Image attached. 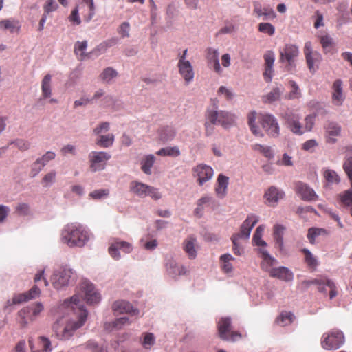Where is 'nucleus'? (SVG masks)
Segmentation results:
<instances>
[{
  "instance_id": "nucleus-8",
  "label": "nucleus",
  "mask_w": 352,
  "mask_h": 352,
  "mask_svg": "<svg viewBox=\"0 0 352 352\" xmlns=\"http://www.w3.org/2000/svg\"><path fill=\"white\" fill-rule=\"evenodd\" d=\"M280 61L285 64L287 69H291L295 66V60L299 54L298 46L293 44H286L280 49Z\"/></svg>"
},
{
  "instance_id": "nucleus-57",
  "label": "nucleus",
  "mask_w": 352,
  "mask_h": 352,
  "mask_svg": "<svg viewBox=\"0 0 352 352\" xmlns=\"http://www.w3.org/2000/svg\"><path fill=\"white\" fill-rule=\"evenodd\" d=\"M129 31L130 24L129 22L126 21L122 23L118 28V32L121 36L122 38L129 37Z\"/></svg>"
},
{
  "instance_id": "nucleus-40",
  "label": "nucleus",
  "mask_w": 352,
  "mask_h": 352,
  "mask_svg": "<svg viewBox=\"0 0 352 352\" xmlns=\"http://www.w3.org/2000/svg\"><path fill=\"white\" fill-rule=\"evenodd\" d=\"M291 87V91L286 96V98L288 100L298 99L301 97L300 90L296 82L291 80L289 82Z\"/></svg>"
},
{
  "instance_id": "nucleus-14",
  "label": "nucleus",
  "mask_w": 352,
  "mask_h": 352,
  "mask_svg": "<svg viewBox=\"0 0 352 352\" xmlns=\"http://www.w3.org/2000/svg\"><path fill=\"white\" fill-rule=\"evenodd\" d=\"M303 51L310 72H314L316 67H318L322 60L321 54L318 52L312 50L310 41L305 43Z\"/></svg>"
},
{
  "instance_id": "nucleus-30",
  "label": "nucleus",
  "mask_w": 352,
  "mask_h": 352,
  "mask_svg": "<svg viewBox=\"0 0 352 352\" xmlns=\"http://www.w3.org/2000/svg\"><path fill=\"white\" fill-rule=\"evenodd\" d=\"M259 252L263 258L261 267L263 270L268 272L269 274H270V270L273 269L272 267L276 262V260L274 257L271 256L268 252L265 249L260 248Z\"/></svg>"
},
{
  "instance_id": "nucleus-19",
  "label": "nucleus",
  "mask_w": 352,
  "mask_h": 352,
  "mask_svg": "<svg viewBox=\"0 0 352 352\" xmlns=\"http://www.w3.org/2000/svg\"><path fill=\"white\" fill-rule=\"evenodd\" d=\"M132 250L133 246L130 243L116 239L109 246V253L112 258L118 260L120 258L119 250H122L124 253H130Z\"/></svg>"
},
{
  "instance_id": "nucleus-32",
  "label": "nucleus",
  "mask_w": 352,
  "mask_h": 352,
  "mask_svg": "<svg viewBox=\"0 0 352 352\" xmlns=\"http://www.w3.org/2000/svg\"><path fill=\"white\" fill-rule=\"evenodd\" d=\"M0 28L3 30H9L11 33L18 32L20 30L21 25L19 21L8 19L0 21Z\"/></svg>"
},
{
  "instance_id": "nucleus-27",
  "label": "nucleus",
  "mask_w": 352,
  "mask_h": 352,
  "mask_svg": "<svg viewBox=\"0 0 352 352\" xmlns=\"http://www.w3.org/2000/svg\"><path fill=\"white\" fill-rule=\"evenodd\" d=\"M184 251L190 259H195L197 256V239L193 236H188L183 242Z\"/></svg>"
},
{
  "instance_id": "nucleus-48",
  "label": "nucleus",
  "mask_w": 352,
  "mask_h": 352,
  "mask_svg": "<svg viewBox=\"0 0 352 352\" xmlns=\"http://www.w3.org/2000/svg\"><path fill=\"white\" fill-rule=\"evenodd\" d=\"M118 76L117 72L111 67H107L100 74L101 79L107 82H110Z\"/></svg>"
},
{
  "instance_id": "nucleus-56",
  "label": "nucleus",
  "mask_w": 352,
  "mask_h": 352,
  "mask_svg": "<svg viewBox=\"0 0 352 352\" xmlns=\"http://www.w3.org/2000/svg\"><path fill=\"white\" fill-rule=\"evenodd\" d=\"M82 1L88 6L89 9V13L87 15L84 16L85 21L89 22L92 19V18L95 15V6L94 0H82Z\"/></svg>"
},
{
  "instance_id": "nucleus-3",
  "label": "nucleus",
  "mask_w": 352,
  "mask_h": 352,
  "mask_svg": "<svg viewBox=\"0 0 352 352\" xmlns=\"http://www.w3.org/2000/svg\"><path fill=\"white\" fill-rule=\"evenodd\" d=\"M61 239L69 247H82L88 241V235L80 224L69 223L63 230Z\"/></svg>"
},
{
  "instance_id": "nucleus-34",
  "label": "nucleus",
  "mask_w": 352,
  "mask_h": 352,
  "mask_svg": "<svg viewBox=\"0 0 352 352\" xmlns=\"http://www.w3.org/2000/svg\"><path fill=\"white\" fill-rule=\"evenodd\" d=\"M257 114L255 111H252L248 115V123L252 133L258 137H263V134L259 126L256 124Z\"/></svg>"
},
{
  "instance_id": "nucleus-55",
  "label": "nucleus",
  "mask_w": 352,
  "mask_h": 352,
  "mask_svg": "<svg viewBox=\"0 0 352 352\" xmlns=\"http://www.w3.org/2000/svg\"><path fill=\"white\" fill-rule=\"evenodd\" d=\"M143 336L142 346L145 349H150L155 344V338L154 335L152 333H144Z\"/></svg>"
},
{
  "instance_id": "nucleus-43",
  "label": "nucleus",
  "mask_w": 352,
  "mask_h": 352,
  "mask_svg": "<svg viewBox=\"0 0 352 352\" xmlns=\"http://www.w3.org/2000/svg\"><path fill=\"white\" fill-rule=\"evenodd\" d=\"M156 154L160 156L177 157L180 155V151L177 146L166 147L160 149Z\"/></svg>"
},
{
  "instance_id": "nucleus-44",
  "label": "nucleus",
  "mask_w": 352,
  "mask_h": 352,
  "mask_svg": "<svg viewBox=\"0 0 352 352\" xmlns=\"http://www.w3.org/2000/svg\"><path fill=\"white\" fill-rule=\"evenodd\" d=\"M325 234L327 231L323 228H311L308 230L307 238L310 243L314 244L317 236Z\"/></svg>"
},
{
  "instance_id": "nucleus-45",
  "label": "nucleus",
  "mask_w": 352,
  "mask_h": 352,
  "mask_svg": "<svg viewBox=\"0 0 352 352\" xmlns=\"http://www.w3.org/2000/svg\"><path fill=\"white\" fill-rule=\"evenodd\" d=\"M323 176L328 183L338 184L340 182V177L338 176V175L333 170H331V169L324 170Z\"/></svg>"
},
{
  "instance_id": "nucleus-58",
  "label": "nucleus",
  "mask_w": 352,
  "mask_h": 352,
  "mask_svg": "<svg viewBox=\"0 0 352 352\" xmlns=\"http://www.w3.org/2000/svg\"><path fill=\"white\" fill-rule=\"evenodd\" d=\"M56 179V172L51 171L46 174L42 179V184L43 186L47 187L55 182Z\"/></svg>"
},
{
  "instance_id": "nucleus-17",
  "label": "nucleus",
  "mask_w": 352,
  "mask_h": 352,
  "mask_svg": "<svg viewBox=\"0 0 352 352\" xmlns=\"http://www.w3.org/2000/svg\"><path fill=\"white\" fill-rule=\"evenodd\" d=\"M323 283H327V287L329 288V298L333 299L338 295L337 287L335 283L327 278H314L311 280H303L301 283L302 289H306L309 287L311 285H316L318 287L320 284H323Z\"/></svg>"
},
{
  "instance_id": "nucleus-4",
  "label": "nucleus",
  "mask_w": 352,
  "mask_h": 352,
  "mask_svg": "<svg viewBox=\"0 0 352 352\" xmlns=\"http://www.w3.org/2000/svg\"><path fill=\"white\" fill-rule=\"evenodd\" d=\"M206 119L212 123L221 125L226 129L233 125L235 116L226 111L208 109L206 113Z\"/></svg>"
},
{
  "instance_id": "nucleus-39",
  "label": "nucleus",
  "mask_w": 352,
  "mask_h": 352,
  "mask_svg": "<svg viewBox=\"0 0 352 352\" xmlns=\"http://www.w3.org/2000/svg\"><path fill=\"white\" fill-rule=\"evenodd\" d=\"M301 252L305 255V262L309 268L314 270L318 265L317 258L312 254V253L307 248H303Z\"/></svg>"
},
{
  "instance_id": "nucleus-16",
  "label": "nucleus",
  "mask_w": 352,
  "mask_h": 352,
  "mask_svg": "<svg viewBox=\"0 0 352 352\" xmlns=\"http://www.w3.org/2000/svg\"><path fill=\"white\" fill-rule=\"evenodd\" d=\"M80 290L84 293L85 299L88 304L95 305L100 302V294L96 291L94 285L88 281L83 280L80 285Z\"/></svg>"
},
{
  "instance_id": "nucleus-51",
  "label": "nucleus",
  "mask_w": 352,
  "mask_h": 352,
  "mask_svg": "<svg viewBox=\"0 0 352 352\" xmlns=\"http://www.w3.org/2000/svg\"><path fill=\"white\" fill-rule=\"evenodd\" d=\"M326 133L329 136H338L341 132V127L335 122H329L325 127Z\"/></svg>"
},
{
  "instance_id": "nucleus-38",
  "label": "nucleus",
  "mask_w": 352,
  "mask_h": 352,
  "mask_svg": "<svg viewBox=\"0 0 352 352\" xmlns=\"http://www.w3.org/2000/svg\"><path fill=\"white\" fill-rule=\"evenodd\" d=\"M232 260H234V258L230 254H225L220 256L221 269L225 273L228 274L232 272L233 266L230 263V261Z\"/></svg>"
},
{
  "instance_id": "nucleus-63",
  "label": "nucleus",
  "mask_w": 352,
  "mask_h": 352,
  "mask_svg": "<svg viewBox=\"0 0 352 352\" xmlns=\"http://www.w3.org/2000/svg\"><path fill=\"white\" fill-rule=\"evenodd\" d=\"M11 144H14L21 151H26L30 148V143L24 140H16Z\"/></svg>"
},
{
  "instance_id": "nucleus-21",
  "label": "nucleus",
  "mask_w": 352,
  "mask_h": 352,
  "mask_svg": "<svg viewBox=\"0 0 352 352\" xmlns=\"http://www.w3.org/2000/svg\"><path fill=\"white\" fill-rule=\"evenodd\" d=\"M294 190L304 201H312L318 199L315 191L303 182H298L295 183Z\"/></svg>"
},
{
  "instance_id": "nucleus-18",
  "label": "nucleus",
  "mask_w": 352,
  "mask_h": 352,
  "mask_svg": "<svg viewBox=\"0 0 352 352\" xmlns=\"http://www.w3.org/2000/svg\"><path fill=\"white\" fill-rule=\"evenodd\" d=\"M284 197L285 192L274 186L269 187L263 195L266 204L270 207H276L278 201L283 199Z\"/></svg>"
},
{
  "instance_id": "nucleus-11",
  "label": "nucleus",
  "mask_w": 352,
  "mask_h": 352,
  "mask_svg": "<svg viewBox=\"0 0 352 352\" xmlns=\"http://www.w3.org/2000/svg\"><path fill=\"white\" fill-rule=\"evenodd\" d=\"M192 175L194 178H196L198 184L203 186L212 178L214 171L210 166L199 164L192 169Z\"/></svg>"
},
{
  "instance_id": "nucleus-62",
  "label": "nucleus",
  "mask_w": 352,
  "mask_h": 352,
  "mask_svg": "<svg viewBox=\"0 0 352 352\" xmlns=\"http://www.w3.org/2000/svg\"><path fill=\"white\" fill-rule=\"evenodd\" d=\"M57 8L58 5L56 3L55 0H46V3L43 7V9L45 12L48 14L56 10Z\"/></svg>"
},
{
  "instance_id": "nucleus-35",
  "label": "nucleus",
  "mask_w": 352,
  "mask_h": 352,
  "mask_svg": "<svg viewBox=\"0 0 352 352\" xmlns=\"http://www.w3.org/2000/svg\"><path fill=\"white\" fill-rule=\"evenodd\" d=\"M115 140V135L113 133H108L107 135H101L96 139V144L102 148L111 147Z\"/></svg>"
},
{
  "instance_id": "nucleus-5",
  "label": "nucleus",
  "mask_w": 352,
  "mask_h": 352,
  "mask_svg": "<svg viewBox=\"0 0 352 352\" xmlns=\"http://www.w3.org/2000/svg\"><path fill=\"white\" fill-rule=\"evenodd\" d=\"M217 327L219 336L223 340L236 342L245 336V334L232 330L231 320L229 318H221Z\"/></svg>"
},
{
  "instance_id": "nucleus-52",
  "label": "nucleus",
  "mask_w": 352,
  "mask_h": 352,
  "mask_svg": "<svg viewBox=\"0 0 352 352\" xmlns=\"http://www.w3.org/2000/svg\"><path fill=\"white\" fill-rule=\"evenodd\" d=\"M320 41L324 53L331 52L333 43L331 37H330L329 35L321 36Z\"/></svg>"
},
{
  "instance_id": "nucleus-10",
  "label": "nucleus",
  "mask_w": 352,
  "mask_h": 352,
  "mask_svg": "<svg viewBox=\"0 0 352 352\" xmlns=\"http://www.w3.org/2000/svg\"><path fill=\"white\" fill-rule=\"evenodd\" d=\"M130 190L139 197L150 196L155 200H158L162 197L157 188L136 181L131 182Z\"/></svg>"
},
{
  "instance_id": "nucleus-12",
  "label": "nucleus",
  "mask_w": 352,
  "mask_h": 352,
  "mask_svg": "<svg viewBox=\"0 0 352 352\" xmlns=\"http://www.w3.org/2000/svg\"><path fill=\"white\" fill-rule=\"evenodd\" d=\"M259 121L262 127L271 137L277 138L280 134V127L276 118L271 114L261 115Z\"/></svg>"
},
{
  "instance_id": "nucleus-60",
  "label": "nucleus",
  "mask_w": 352,
  "mask_h": 352,
  "mask_svg": "<svg viewBox=\"0 0 352 352\" xmlns=\"http://www.w3.org/2000/svg\"><path fill=\"white\" fill-rule=\"evenodd\" d=\"M79 6H76L71 12L69 19L71 22L74 23L76 25H80L81 23V20L79 16L78 11Z\"/></svg>"
},
{
  "instance_id": "nucleus-6",
  "label": "nucleus",
  "mask_w": 352,
  "mask_h": 352,
  "mask_svg": "<svg viewBox=\"0 0 352 352\" xmlns=\"http://www.w3.org/2000/svg\"><path fill=\"white\" fill-rule=\"evenodd\" d=\"M43 310L41 303L37 302L25 307L18 313L19 323L21 327H25L30 322L34 321Z\"/></svg>"
},
{
  "instance_id": "nucleus-42",
  "label": "nucleus",
  "mask_w": 352,
  "mask_h": 352,
  "mask_svg": "<svg viewBox=\"0 0 352 352\" xmlns=\"http://www.w3.org/2000/svg\"><path fill=\"white\" fill-rule=\"evenodd\" d=\"M294 318V316L291 312L283 311L277 318V323L281 326H286L291 324Z\"/></svg>"
},
{
  "instance_id": "nucleus-7",
  "label": "nucleus",
  "mask_w": 352,
  "mask_h": 352,
  "mask_svg": "<svg viewBox=\"0 0 352 352\" xmlns=\"http://www.w3.org/2000/svg\"><path fill=\"white\" fill-rule=\"evenodd\" d=\"M344 342L343 333L339 330H333L322 336L321 345L326 350L337 349Z\"/></svg>"
},
{
  "instance_id": "nucleus-25",
  "label": "nucleus",
  "mask_w": 352,
  "mask_h": 352,
  "mask_svg": "<svg viewBox=\"0 0 352 352\" xmlns=\"http://www.w3.org/2000/svg\"><path fill=\"white\" fill-rule=\"evenodd\" d=\"M179 73L186 84L192 81L195 76L193 67L190 62H178Z\"/></svg>"
},
{
  "instance_id": "nucleus-41",
  "label": "nucleus",
  "mask_w": 352,
  "mask_h": 352,
  "mask_svg": "<svg viewBox=\"0 0 352 352\" xmlns=\"http://www.w3.org/2000/svg\"><path fill=\"white\" fill-rule=\"evenodd\" d=\"M155 157L153 155H148L142 162V171L150 175L151 173V168L155 162Z\"/></svg>"
},
{
  "instance_id": "nucleus-53",
  "label": "nucleus",
  "mask_w": 352,
  "mask_h": 352,
  "mask_svg": "<svg viewBox=\"0 0 352 352\" xmlns=\"http://www.w3.org/2000/svg\"><path fill=\"white\" fill-rule=\"evenodd\" d=\"M258 30L269 36H273L275 33L274 26L270 23H260L258 25Z\"/></svg>"
},
{
  "instance_id": "nucleus-2",
  "label": "nucleus",
  "mask_w": 352,
  "mask_h": 352,
  "mask_svg": "<svg viewBox=\"0 0 352 352\" xmlns=\"http://www.w3.org/2000/svg\"><path fill=\"white\" fill-rule=\"evenodd\" d=\"M284 126L293 134L302 135L310 132L315 124V116L309 114L305 118V124L301 121L300 114L293 111H287L281 115Z\"/></svg>"
},
{
  "instance_id": "nucleus-22",
  "label": "nucleus",
  "mask_w": 352,
  "mask_h": 352,
  "mask_svg": "<svg viewBox=\"0 0 352 352\" xmlns=\"http://www.w3.org/2000/svg\"><path fill=\"white\" fill-rule=\"evenodd\" d=\"M112 309L119 314H129L131 316L139 314V310L134 308L128 301L124 300H117L112 305Z\"/></svg>"
},
{
  "instance_id": "nucleus-37",
  "label": "nucleus",
  "mask_w": 352,
  "mask_h": 352,
  "mask_svg": "<svg viewBox=\"0 0 352 352\" xmlns=\"http://www.w3.org/2000/svg\"><path fill=\"white\" fill-rule=\"evenodd\" d=\"M213 199L211 197L208 195L203 196L201 197L197 204V208L195 209V214L200 217L202 216L204 208L205 206H208V204L212 202Z\"/></svg>"
},
{
  "instance_id": "nucleus-31",
  "label": "nucleus",
  "mask_w": 352,
  "mask_h": 352,
  "mask_svg": "<svg viewBox=\"0 0 352 352\" xmlns=\"http://www.w3.org/2000/svg\"><path fill=\"white\" fill-rule=\"evenodd\" d=\"M228 184V177L223 175H219L217 178L215 192L218 197L223 198L227 193Z\"/></svg>"
},
{
  "instance_id": "nucleus-15",
  "label": "nucleus",
  "mask_w": 352,
  "mask_h": 352,
  "mask_svg": "<svg viewBox=\"0 0 352 352\" xmlns=\"http://www.w3.org/2000/svg\"><path fill=\"white\" fill-rule=\"evenodd\" d=\"M72 274V272L69 269H60L53 274L51 278L52 283L56 289H59L69 285Z\"/></svg>"
},
{
  "instance_id": "nucleus-28",
  "label": "nucleus",
  "mask_w": 352,
  "mask_h": 352,
  "mask_svg": "<svg viewBox=\"0 0 352 352\" xmlns=\"http://www.w3.org/2000/svg\"><path fill=\"white\" fill-rule=\"evenodd\" d=\"M286 230L285 226L276 223L273 226V238L275 245L280 250H283L284 248L283 235Z\"/></svg>"
},
{
  "instance_id": "nucleus-61",
  "label": "nucleus",
  "mask_w": 352,
  "mask_h": 352,
  "mask_svg": "<svg viewBox=\"0 0 352 352\" xmlns=\"http://www.w3.org/2000/svg\"><path fill=\"white\" fill-rule=\"evenodd\" d=\"M131 322L127 317H121L112 322L113 327L117 329H121L124 325L130 324Z\"/></svg>"
},
{
  "instance_id": "nucleus-9",
  "label": "nucleus",
  "mask_w": 352,
  "mask_h": 352,
  "mask_svg": "<svg viewBox=\"0 0 352 352\" xmlns=\"http://www.w3.org/2000/svg\"><path fill=\"white\" fill-rule=\"evenodd\" d=\"M111 155L104 151H92L89 154V168L92 172L102 170L105 168Z\"/></svg>"
},
{
  "instance_id": "nucleus-23",
  "label": "nucleus",
  "mask_w": 352,
  "mask_h": 352,
  "mask_svg": "<svg viewBox=\"0 0 352 352\" xmlns=\"http://www.w3.org/2000/svg\"><path fill=\"white\" fill-rule=\"evenodd\" d=\"M29 343L32 352H51L52 350L50 340L45 336L38 337L34 343L29 340Z\"/></svg>"
},
{
  "instance_id": "nucleus-20",
  "label": "nucleus",
  "mask_w": 352,
  "mask_h": 352,
  "mask_svg": "<svg viewBox=\"0 0 352 352\" xmlns=\"http://www.w3.org/2000/svg\"><path fill=\"white\" fill-rule=\"evenodd\" d=\"M258 221V217L255 214L248 215L246 219L242 223L240 232L238 234H234L232 236H237L238 240L239 239H249L252 229L257 223Z\"/></svg>"
},
{
  "instance_id": "nucleus-36",
  "label": "nucleus",
  "mask_w": 352,
  "mask_h": 352,
  "mask_svg": "<svg viewBox=\"0 0 352 352\" xmlns=\"http://www.w3.org/2000/svg\"><path fill=\"white\" fill-rule=\"evenodd\" d=\"M166 270L173 277L186 274V270L184 266L179 265L174 261L166 264Z\"/></svg>"
},
{
  "instance_id": "nucleus-1",
  "label": "nucleus",
  "mask_w": 352,
  "mask_h": 352,
  "mask_svg": "<svg viewBox=\"0 0 352 352\" xmlns=\"http://www.w3.org/2000/svg\"><path fill=\"white\" fill-rule=\"evenodd\" d=\"M59 309L61 311H74L78 315L77 321H69L62 331L61 339H69L76 330L84 324L87 320V311L78 295H74L70 299L65 300Z\"/></svg>"
},
{
  "instance_id": "nucleus-64",
  "label": "nucleus",
  "mask_w": 352,
  "mask_h": 352,
  "mask_svg": "<svg viewBox=\"0 0 352 352\" xmlns=\"http://www.w3.org/2000/svg\"><path fill=\"white\" fill-rule=\"evenodd\" d=\"M87 346L91 349L93 352H107V347L99 346L93 341H89L87 342Z\"/></svg>"
},
{
  "instance_id": "nucleus-26",
  "label": "nucleus",
  "mask_w": 352,
  "mask_h": 352,
  "mask_svg": "<svg viewBox=\"0 0 352 352\" xmlns=\"http://www.w3.org/2000/svg\"><path fill=\"white\" fill-rule=\"evenodd\" d=\"M270 276L285 282L291 281L294 278L293 272L287 267L283 266L271 270Z\"/></svg>"
},
{
  "instance_id": "nucleus-33",
  "label": "nucleus",
  "mask_w": 352,
  "mask_h": 352,
  "mask_svg": "<svg viewBox=\"0 0 352 352\" xmlns=\"http://www.w3.org/2000/svg\"><path fill=\"white\" fill-rule=\"evenodd\" d=\"M52 75L46 74L41 81L42 97L44 99L49 98L52 94Z\"/></svg>"
},
{
  "instance_id": "nucleus-29",
  "label": "nucleus",
  "mask_w": 352,
  "mask_h": 352,
  "mask_svg": "<svg viewBox=\"0 0 352 352\" xmlns=\"http://www.w3.org/2000/svg\"><path fill=\"white\" fill-rule=\"evenodd\" d=\"M206 58L210 64L213 65L214 72L221 74L222 69L219 64L218 50L211 47L208 48L206 50Z\"/></svg>"
},
{
  "instance_id": "nucleus-46",
  "label": "nucleus",
  "mask_w": 352,
  "mask_h": 352,
  "mask_svg": "<svg viewBox=\"0 0 352 352\" xmlns=\"http://www.w3.org/2000/svg\"><path fill=\"white\" fill-rule=\"evenodd\" d=\"M283 93V89L279 87L274 88L270 93L265 96V102H273L279 100L281 94Z\"/></svg>"
},
{
  "instance_id": "nucleus-24",
  "label": "nucleus",
  "mask_w": 352,
  "mask_h": 352,
  "mask_svg": "<svg viewBox=\"0 0 352 352\" xmlns=\"http://www.w3.org/2000/svg\"><path fill=\"white\" fill-rule=\"evenodd\" d=\"M345 96L343 93L342 81L338 79L332 85V102L337 106H340L344 101Z\"/></svg>"
},
{
  "instance_id": "nucleus-47",
  "label": "nucleus",
  "mask_w": 352,
  "mask_h": 352,
  "mask_svg": "<svg viewBox=\"0 0 352 352\" xmlns=\"http://www.w3.org/2000/svg\"><path fill=\"white\" fill-rule=\"evenodd\" d=\"M56 154L52 151H47L41 157L38 158L34 162V166L41 165L44 167L50 161L54 160Z\"/></svg>"
},
{
  "instance_id": "nucleus-13",
  "label": "nucleus",
  "mask_w": 352,
  "mask_h": 352,
  "mask_svg": "<svg viewBox=\"0 0 352 352\" xmlns=\"http://www.w3.org/2000/svg\"><path fill=\"white\" fill-rule=\"evenodd\" d=\"M343 169L351 182V188L339 195L340 202L346 206H352V157L345 160Z\"/></svg>"
},
{
  "instance_id": "nucleus-49",
  "label": "nucleus",
  "mask_w": 352,
  "mask_h": 352,
  "mask_svg": "<svg viewBox=\"0 0 352 352\" xmlns=\"http://www.w3.org/2000/svg\"><path fill=\"white\" fill-rule=\"evenodd\" d=\"M253 149L260 152L267 158L271 159L274 156L273 151L270 146L256 144L253 146Z\"/></svg>"
},
{
  "instance_id": "nucleus-54",
  "label": "nucleus",
  "mask_w": 352,
  "mask_h": 352,
  "mask_svg": "<svg viewBox=\"0 0 352 352\" xmlns=\"http://www.w3.org/2000/svg\"><path fill=\"white\" fill-rule=\"evenodd\" d=\"M110 128V124L108 122H103L100 123L96 127L93 129V133L98 137L99 135H103L102 133L109 131Z\"/></svg>"
},
{
  "instance_id": "nucleus-59",
  "label": "nucleus",
  "mask_w": 352,
  "mask_h": 352,
  "mask_svg": "<svg viewBox=\"0 0 352 352\" xmlns=\"http://www.w3.org/2000/svg\"><path fill=\"white\" fill-rule=\"evenodd\" d=\"M109 190L107 189H99L91 192L89 196L94 199H100L101 198L107 197L109 195Z\"/></svg>"
},
{
  "instance_id": "nucleus-50",
  "label": "nucleus",
  "mask_w": 352,
  "mask_h": 352,
  "mask_svg": "<svg viewBox=\"0 0 352 352\" xmlns=\"http://www.w3.org/2000/svg\"><path fill=\"white\" fill-rule=\"evenodd\" d=\"M87 47V41H77L74 45V53L76 55H80V59H83L87 56L85 53Z\"/></svg>"
}]
</instances>
